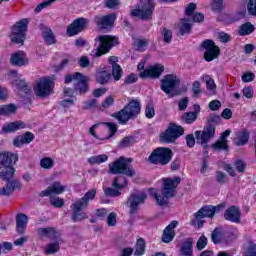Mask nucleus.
<instances>
[{
  "label": "nucleus",
  "instance_id": "obj_53",
  "mask_svg": "<svg viewBox=\"0 0 256 256\" xmlns=\"http://www.w3.org/2000/svg\"><path fill=\"white\" fill-rule=\"evenodd\" d=\"M105 125H106V127H108L110 134L104 139H111V137H113V135H115V133H117V124H115L113 122H106Z\"/></svg>",
  "mask_w": 256,
  "mask_h": 256
},
{
  "label": "nucleus",
  "instance_id": "obj_29",
  "mask_svg": "<svg viewBox=\"0 0 256 256\" xmlns=\"http://www.w3.org/2000/svg\"><path fill=\"white\" fill-rule=\"evenodd\" d=\"M10 63L15 67H23V65H27L29 61L27 60L25 52L18 51L11 55Z\"/></svg>",
  "mask_w": 256,
  "mask_h": 256
},
{
  "label": "nucleus",
  "instance_id": "obj_33",
  "mask_svg": "<svg viewBox=\"0 0 256 256\" xmlns=\"http://www.w3.org/2000/svg\"><path fill=\"white\" fill-rule=\"evenodd\" d=\"M247 143H249V132L247 129H243L238 132L235 139V145L241 147L242 145H247Z\"/></svg>",
  "mask_w": 256,
  "mask_h": 256
},
{
  "label": "nucleus",
  "instance_id": "obj_58",
  "mask_svg": "<svg viewBox=\"0 0 256 256\" xmlns=\"http://www.w3.org/2000/svg\"><path fill=\"white\" fill-rule=\"evenodd\" d=\"M104 195L106 197H119L121 195V192L115 188H106L104 190Z\"/></svg>",
  "mask_w": 256,
  "mask_h": 256
},
{
  "label": "nucleus",
  "instance_id": "obj_47",
  "mask_svg": "<svg viewBox=\"0 0 256 256\" xmlns=\"http://www.w3.org/2000/svg\"><path fill=\"white\" fill-rule=\"evenodd\" d=\"M112 76L115 81H119L123 77V68H121V65H114L112 67Z\"/></svg>",
  "mask_w": 256,
  "mask_h": 256
},
{
  "label": "nucleus",
  "instance_id": "obj_10",
  "mask_svg": "<svg viewBox=\"0 0 256 256\" xmlns=\"http://www.w3.org/2000/svg\"><path fill=\"white\" fill-rule=\"evenodd\" d=\"M109 173L112 175H126V177H135V169L133 165L127 164L125 157L117 158L113 163L108 166Z\"/></svg>",
  "mask_w": 256,
  "mask_h": 256
},
{
  "label": "nucleus",
  "instance_id": "obj_46",
  "mask_svg": "<svg viewBox=\"0 0 256 256\" xmlns=\"http://www.w3.org/2000/svg\"><path fill=\"white\" fill-rule=\"evenodd\" d=\"M202 81L206 83V87L207 89H209V91H215V89H217V85L215 84V81L213 80V78H211V76L204 74L202 76Z\"/></svg>",
  "mask_w": 256,
  "mask_h": 256
},
{
  "label": "nucleus",
  "instance_id": "obj_2",
  "mask_svg": "<svg viewBox=\"0 0 256 256\" xmlns=\"http://www.w3.org/2000/svg\"><path fill=\"white\" fill-rule=\"evenodd\" d=\"M179 183H181V177L179 176H174L173 178H163L161 194H158L154 188H150L149 195L155 199L159 207H167V205H169V199L175 197V189H177Z\"/></svg>",
  "mask_w": 256,
  "mask_h": 256
},
{
  "label": "nucleus",
  "instance_id": "obj_13",
  "mask_svg": "<svg viewBox=\"0 0 256 256\" xmlns=\"http://www.w3.org/2000/svg\"><path fill=\"white\" fill-rule=\"evenodd\" d=\"M29 25V19L24 18L16 22L12 27L11 41L16 45L23 46L25 44V33H27V27Z\"/></svg>",
  "mask_w": 256,
  "mask_h": 256
},
{
  "label": "nucleus",
  "instance_id": "obj_60",
  "mask_svg": "<svg viewBox=\"0 0 256 256\" xmlns=\"http://www.w3.org/2000/svg\"><path fill=\"white\" fill-rule=\"evenodd\" d=\"M145 116L147 119H153L155 117V107H153V104H147L145 109Z\"/></svg>",
  "mask_w": 256,
  "mask_h": 256
},
{
  "label": "nucleus",
  "instance_id": "obj_17",
  "mask_svg": "<svg viewBox=\"0 0 256 256\" xmlns=\"http://www.w3.org/2000/svg\"><path fill=\"white\" fill-rule=\"evenodd\" d=\"M117 20V14L111 13L107 15H97L93 19V23L99 27V29H113L115 21Z\"/></svg>",
  "mask_w": 256,
  "mask_h": 256
},
{
  "label": "nucleus",
  "instance_id": "obj_54",
  "mask_svg": "<svg viewBox=\"0 0 256 256\" xmlns=\"http://www.w3.org/2000/svg\"><path fill=\"white\" fill-rule=\"evenodd\" d=\"M53 3L52 0H45L44 2L40 3L35 9L34 13H41L43 9H47V7H51V4Z\"/></svg>",
  "mask_w": 256,
  "mask_h": 256
},
{
  "label": "nucleus",
  "instance_id": "obj_12",
  "mask_svg": "<svg viewBox=\"0 0 256 256\" xmlns=\"http://www.w3.org/2000/svg\"><path fill=\"white\" fill-rule=\"evenodd\" d=\"M173 159V151L169 148H156L148 157L149 163L152 165H167Z\"/></svg>",
  "mask_w": 256,
  "mask_h": 256
},
{
  "label": "nucleus",
  "instance_id": "obj_36",
  "mask_svg": "<svg viewBox=\"0 0 256 256\" xmlns=\"http://www.w3.org/2000/svg\"><path fill=\"white\" fill-rule=\"evenodd\" d=\"M111 80V73L107 71H101L98 72L96 75V81L99 83V85H107L109 81Z\"/></svg>",
  "mask_w": 256,
  "mask_h": 256
},
{
  "label": "nucleus",
  "instance_id": "obj_35",
  "mask_svg": "<svg viewBox=\"0 0 256 256\" xmlns=\"http://www.w3.org/2000/svg\"><path fill=\"white\" fill-rule=\"evenodd\" d=\"M147 248V243L145 242V239L139 238L136 241V244L134 246V256H143L145 255V249Z\"/></svg>",
  "mask_w": 256,
  "mask_h": 256
},
{
  "label": "nucleus",
  "instance_id": "obj_16",
  "mask_svg": "<svg viewBox=\"0 0 256 256\" xmlns=\"http://www.w3.org/2000/svg\"><path fill=\"white\" fill-rule=\"evenodd\" d=\"M201 48L205 49L204 59L208 63H211V61H214V59L219 58V55H221L219 46L215 45V42L211 39L204 40L201 44Z\"/></svg>",
  "mask_w": 256,
  "mask_h": 256
},
{
  "label": "nucleus",
  "instance_id": "obj_62",
  "mask_svg": "<svg viewBox=\"0 0 256 256\" xmlns=\"http://www.w3.org/2000/svg\"><path fill=\"white\" fill-rule=\"evenodd\" d=\"M197 9V4L191 2L189 3L186 8H185V14L187 15V17H191V15H193V13H195V10Z\"/></svg>",
  "mask_w": 256,
  "mask_h": 256
},
{
  "label": "nucleus",
  "instance_id": "obj_1",
  "mask_svg": "<svg viewBox=\"0 0 256 256\" xmlns=\"http://www.w3.org/2000/svg\"><path fill=\"white\" fill-rule=\"evenodd\" d=\"M19 161V156L13 152H0V179L6 181V187L0 189V195L9 197L15 189H21V182L15 177V163Z\"/></svg>",
  "mask_w": 256,
  "mask_h": 256
},
{
  "label": "nucleus",
  "instance_id": "obj_51",
  "mask_svg": "<svg viewBox=\"0 0 256 256\" xmlns=\"http://www.w3.org/2000/svg\"><path fill=\"white\" fill-rule=\"evenodd\" d=\"M215 179L219 185H225V183H227V174L223 171H216Z\"/></svg>",
  "mask_w": 256,
  "mask_h": 256
},
{
  "label": "nucleus",
  "instance_id": "obj_63",
  "mask_svg": "<svg viewBox=\"0 0 256 256\" xmlns=\"http://www.w3.org/2000/svg\"><path fill=\"white\" fill-rule=\"evenodd\" d=\"M209 110L210 111H219L221 109V101L219 100H212L208 104Z\"/></svg>",
  "mask_w": 256,
  "mask_h": 256
},
{
  "label": "nucleus",
  "instance_id": "obj_3",
  "mask_svg": "<svg viewBox=\"0 0 256 256\" xmlns=\"http://www.w3.org/2000/svg\"><path fill=\"white\" fill-rule=\"evenodd\" d=\"M221 123V116L212 113L210 116L207 118L206 125L204 126L203 131L197 130L194 135L196 137V143L198 145H201L204 147V149H207L209 145V141L211 139H215V131L217 129V125Z\"/></svg>",
  "mask_w": 256,
  "mask_h": 256
},
{
  "label": "nucleus",
  "instance_id": "obj_55",
  "mask_svg": "<svg viewBox=\"0 0 256 256\" xmlns=\"http://www.w3.org/2000/svg\"><path fill=\"white\" fill-rule=\"evenodd\" d=\"M234 166L238 173H245V169L247 168V164L243 160H236Z\"/></svg>",
  "mask_w": 256,
  "mask_h": 256
},
{
  "label": "nucleus",
  "instance_id": "obj_48",
  "mask_svg": "<svg viewBox=\"0 0 256 256\" xmlns=\"http://www.w3.org/2000/svg\"><path fill=\"white\" fill-rule=\"evenodd\" d=\"M149 45V39H137L135 41V47L137 51H145V47Z\"/></svg>",
  "mask_w": 256,
  "mask_h": 256
},
{
  "label": "nucleus",
  "instance_id": "obj_64",
  "mask_svg": "<svg viewBox=\"0 0 256 256\" xmlns=\"http://www.w3.org/2000/svg\"><path fill=\"white\" fill-rule=\"evenodd\" d=\"M249 15H256V0H249L247 5Z\"/></svg>",
  "mask_w": 256,
  "mask_h": 256
},
{
  "label": "nucleus",
  "instance_id": "obj_45",
  "mask_svg": "<svg viewBox=\"0 0 256 256\" xmlns=\"http://www.w3.org/2000/svg\"><path fill=\"white\" fill-rule=\"evenodd\" d=\"M55 165V161H53V158L51 157H44L40 160V167L42 169H53Z\"/></svg>",
  "mask_w": 256,
  "mask_h": 256
},
{
  "label": "nucleus",
  "instance_id": "obj_26",
  "mask_svg": "<svg viewBox=\"0 0 256 256\" xmlns=\"http://www.w3.org/2000/svg\"><path fill=\"white\" fill-rule=\"evenodd\" d=\"M87 81H89V78L81 74V77H79L74 84L75 93H78V95H85V93L89 91V84H87Z\"/></svg>",
  "mask_w": 256,
  "mask_h": 256
},
{
  "label": "nucleus",
  "instance_id": "obj_4",
  "mask_svg": "<svg viewBox=\"0 0 256 256\" xmlns=\"http://www.w3.org/2000/svg\"><path fill=\"white\" fill-rule=\"evenodd\" d=\"M181 85V79L175 74H167L160 81V89L165 94H167L169 99L174 97H181L187 93V85H182L180 88H177Z\"/></svg>",
  "mask_w": 256,
  "mask_h": 256
},
{
  "label": "nucleus",
  "instance_id": "obj_28",
  "mask_svg": "<svg viewBox=\"0 0 256 256\" xmlns=\"http://www.w3.org/2000/svg\"><path fill=\"white\" fill-rule=\"evenodd\" d=\"M231 135V130H226L222 133L219 140L212 144V149H217V151H229V145H227V139Z\"/></svg>",
  "mask_w": 256,
  "mask_h": 256
},
{
  "label": "nucleus",
  "instance_id": "obj_20",
  "mask_svg": "<svg viewBox=\"0 0 256 256\" xmlns=\"http://www.w3.org/2000/svg\"><path fill=\"white\" fill-rule=\"evenodd\" d=\"M36 233L39 239H45V237H47L48 239H51V241H61L60 234L55 228H38Z\"/></svg>",
  "mask_w": 256,
  "mask_h": 256
},
{
  "label": "nucleus",
  "instance_id": "obj_42",
  "mask_svg": "<svg viewBox=\"0 0 256 256\" xmlns=\"http://www.w3.org/2000/svg\"><path fill=\"white\" fill-rule=\"evenodd\" d=\"M112 186L115 189H123V187H127V178H125V176H117L114 178Z\"/></svg>",
  "mask_w": 256,
  "mask_h": 256
},
{
  "label": "nucleus",
  "instance_id": "obj_52",
  "mask_svg": "<svg viewBox=\"0 0 256 256\" xmlns=\"http://www.w3.org/2000/svg\"><path fill=\"white\" fill-rule=\"evenodd\" d=\"M211 7L215 13H221L223 11V0H212Z\"/></svg>",
  "mask_w": 256,
  "mask_h": 256
},
{
  "label": "nucleus",
  "instance_id": "obj_5",
  "mask_svg": "<svg viewBox=\"0 0 256 256\" xmlns=\"http://www.w3.org/2000/svg\"><path fill=\"white\" fill-rule=\"evenodd\" d=\"M95 195H97V190L91 189L86 192L82 198L76 200V203L71 205V220L73 223H79L81 221H85V219H89V215L82 212V209H87L89 207V201H93L95 199Z\"/></svg>",
  "mask_w": 256,
  "mask_h": 256
},
{
  "label": "nucleus",
  "instance_id": "obj_15",
  "mask_svg": "<svg viewBox=\"0 0 256 256\" xmlns=\"http://www.w3.org/2000/svg\"><path fill=\"white\" fill-rule=\"evenodd\" d=\"M183 133H185V130L181 126L170 123L166 131L160 136V141L163 143H175Z\"/></svg>",
  "mask_w": 256,
  "mask_h": 256
},
{
  "label": "nucleus",
  "instance_id": "obj_27",
  "mask_svg": "<svg viewBox=\"0 0 256 256\" xmlns=\"http://www.w3.org/2000/svg\"><path fill=\"white\" fill-rule=\"evenodd\" d=\"M35 139V135L31 132H25L22 135L17 136L13 140L14 147H23V145H29Z\"/></svg>",
  "mask_w": 256,
  "mask_h": 256
},
{
  "label": "nucleus",
  "instance_id": "obj_50",
  "mask_svg": "<svg viewBox=\"0 0 256 256\" xmlns=\"http://www.w3.org/2000/svg\"><path fill=\"white\" fill-rule=\"evenodd\" d=\"M161 35L163 36L164 43H171V40L173 39V32L171 30L163 28Z\"/></svg>",
  "mask_w": 256,
  "mask_h": 256
},
{
  "label": "nucleus",
  "instance_id": "obj_59",
  "mask_svg": "<svg viewBox=\"0 0 256 256\" xmlns=\"http://www.w3.org/2000/svg\"><path fill=\"white\" fill-rule=\"evenodd\" d=\"M104 5L107 9H115L121 5L120 0H104Z\"/></svg>",
  "mask_w": 256,
  "mask_h": 256
},
{
  "label": "nucleus",
  "instance_id": "obj_14",
  "mask_svg": "<svg viewBox=\"0 0 256 256\" xmlns=\"http://www.w3.org/2000/svg\"><path fill=\"white\" fill-rule=\"evenodd\" d=\"M221 209H225V203L219 204L217 206H203L198 212L194 214L196 221H198V227H203L204 222L201 221V219H205V217L213 219V217H215V213H219Z\"/></svg>",
  "mask_w": 256,
  "mask_h": 256
},
{
  "label": "nucleus",
  "instance_id": "obj_7",
  "mask_svg": "<svg viewBox=\"0 0 256 256\" xmlns=\"http://www.w3.org/2000/svg\"><path fill=\"white\" fill-rule=\"evenodd\" d=\"M146 199L147 194L145 192H132L128 197L126 207L129 209V225L135 223V216L139 213V206L143 205Z\"/></svg>",
  "mask_w": 256,
  "mask_h": 256
},
{
  "label": "nucleus",
  "instance_id": "obj_34",
  "mask_svg": "<svg viewBox=\"0 0 256 256\" xmlns=\"http://www.w3.org/2000/svg\"><path fill=\"white\" fill-rule=\"evenodd\" d=\"M211 241L214 245H219L220 243H225L223 239V228L216 227L211 233Z\"/></svg>",
  "mask_w": 256,
  "mask_h": 256
},
{
  "label": "nucleus",
  "instance_id": "obj_39",
  "mask_svg": "<svg viewBox=\"0 0 256 256\" xmlns=\"http://www.w3.org/2000/svg\"><path fill=\"white\" fill-rule=\"evenodd\" d=\"M253 31H255V26L250 22H247L240 27L239 35L241 36L251 35Z\"/></svg>",
  "mask_w": 256,
  "mask_h": 256
},
{
  "label": "nucleus",
  "instance_id": "obj_19",
  "mask_svg": "<svg viewBox=\"0 0 256 256\" xmlns=\"http://www.w3.org/2000/svg\"><path fill=\"white\" fill-rule=\"evenodd\" d=\"M164 71L165 66L162 64H155L145 70H142L139 73V77L140 79H159V77L163 75Z\"/></svg>",
  "mask_w": 256,
  "mask_h": 256
},
{
  "label": "nucleus",
  "instance_id": "obj_23",
  "mask_svg": "<svg viewBox=\"0 0 256 256\" xmlns=\"http://www.w3.org/2000/svg\"><path fill=\"white\" fill-rule=\"evenodd\" d=\"M39 29L42 33V37L46 43V45H55L57 43V39L55 38V33L53 30L45 24H39Z\"/></svg>",
  "mask_w": 256,
  "mask_h": 256
},
{
  "label": "nucleus",
  "instance_id": "obj_24",
  "mask_svg": "<svg viewBox=\"0 0 256 256\" xmlns=\"http://www.w3.org/2000/svg\"><path fill=\"white\" fill-rule=\"evenodd\" d=\"M65 192V186L61 185V182L56 181L50 185L46 190L40 192V197H49V195H61Z\"/></svg>",
  "mask_w": 256,
  "mask_h": 256
},
{
  "label": "nucleus",
  "instance_id": "obj_37",
  "mask_svg": "<svg viewBox=\"0 0 256 256\" xmlns=\"http://www.w3.org/2000/svg\"><path fill=\"white\" fill-rule=\"evenodd\" d=\"M14 85L17 87V89L22 91L24 95H29V93H31V87L25 83V80L15 79Z\"/></svg>",
  "mask_w": 256,
  "mask_h": 256
},
{
  "label": "nucleus",
  "instance_id": "obj_11",
  "mask_svg": "<svg viewBox=\"0 0 256 256\" xmlns=\"http://www.w3.org/2000/svg\"><path fill=\"white\" fill-rule=\"evenodd\" d=\"M54 87L55 77H42L36 81L33 89L36 97H41V99H45V97H49V95H52Z\"/></svg>",
  "mask_w": 256,
  "mask_h": 256
},
{
  "label": "nucleus",
  "instance_id": "obj_9",
  "mask_svg": "<svg viewBox=\"0 0 256 256\" xmlns=\"http://www.w3.org/2000/svg\"><path fill=\"white\" fill-rule=\"evenodd\" d=\"M98 45L95 44L96 49L92 51L93 57H101L102 55H107L115 47L119 45V39L111 35H101L97 38Z\"/></svg>",
  "mask_w": 256,
  "mask_h": 256
},
{
  "label": "nucleus",
  "instance_id": "obj_38",
  "mask_svg": "<svg viewBox=\"0 0 256 256\" xmlns=\"http://www.w3.org/2000/svg\"><path fill=\"white\" fill-rule=\"evenodd\" d=\"M132 145H135V137L126 136L119 142L118 148L125 149L127 147H132Z\"/></svg>",
  "mask_w": 256,
  "mask_h": 256
},
{
  "label": "nucleus",
  "instance_id": "obj_49",
  "mask_svg": "<svg viewBox=\"0 0 256 256\" xmlns=\"http://www.w3.org/2000/svg\"><path fill=\"white\" fill-rule=\"evenodd\" d=\"M50 203L53 207L56 208H61L63 205H65V201L63 198L55 197V196H50Z\"/></svg>",
  "mask_w": 256,
  "mask_h": 256
},
{
  "label": "nucleus",
  "instance_id": "obj_18",
  "mask_svg": "<svg viewBox=\"0 0 256 256\" xmlns=\"http://www.w3.org/2000/svg\"><path fill=\"white\" fill-rule=\"evenodd\" d=\"M88 25L89 20L86 18H77L67 27L66 33L68 37H75V35L83 33V31L87 29Z\"/></svg>",
  "mask_w": 256,
  "mask_h": 256
},
{
  "label": "nucleus",
  "instance_id": "obj_43",
  "mask_svg": "<svg viewBox=\"0 0 256 256\" xmlns=\"http://www.w3.org/2000/svg\"><path fill=\"white\" fill-rule=\"evenodd\" d=\"M54 243H49L46 246L45 253L46 255H55L60 249L59 247V240H54Z\"/></svg>",
  "mask_w": 256,
  "mask_h": 256
},
{
  "label": "nucleus",
  "instance_id": "obj_22",
  "mask_svg": "<svg viewBox=\"0 0 256 256\" xmlns=\"http://www.w3.org/2000/svg\"><path fill=\"white\" fill-rule=\"evenodd\" d=\"M27 127V124L23 121H14L10 123H6L2 130L0 131L1 135H7L9 133H15L17 131H21V129H25Z\"/></svg>",
  "mask_w": 256,
  "mask_h": 256
},
{
  "label": "nucleus",
  "instance_id": "obj_41",
  "mask_svg": "<svg viewBox=\"0 0 256 256\" xmlns=\"http://www.w3.org/2000/svg\"><path fill=\"white\" fill-rule=\"evenodd\" d=\"M107 159H109V156H107V154H101V155L92 156L88 158V163H90L91 165H95V164L99 165L101 163H105Z\"/></svg>",
  "mask_w": 256,
  "mask_h": 256
},
{
  "label": "nucleus",
  "instance_id": "obj_21",
  "mask_svg": "<svg viewBox=\"0 0 256 256\" xmlns=\"http://www.w3.org/2000/svg\"><path fill=\"white\" fill-rule=\"evenodd\" d=\"M224 219L231 223H241V210L237 206H230L224 213Z\"/></svg>",
  "mask_w": 256,
  "mask_h": 256
},
{
  "label": "nucleus",
  "instance_id": "obj_6",
  "mask_svg": "<svg viewBox=\"0 0 256 256\" xmlns=\"http://www.w3.org/2000/svg\"><path fill=\"white\" fill-rule=\"evenodd\" d=\"M141 113V101L132 99L123 109L111 114L120 125H127L131 119H137Z\"/></svg>",
  "mask_w": 256,
  "mask_h": 256
},
{
  "label": "nucleus",
  "instance_id": "obj_61",
  "mask_svg": "<svg viewBox=\"0 0 256 256\" xmlns=\"http://www.w3.org/2000/svg\"><path fill=\"white\" fill-rule=\"evenodd\" d=\"M79 77H81L80 72H76L74 74H68V75L65 76L64 83L66 85H68V83H71V81H77L79 79Z\"/></svg>",
  "mask_w": 256,
  "mask_h": 256
},
{
  "label": "nucleus",
  "instance_id": "obj_30",
  "mask_svg": "<svg viewBox=\"0 0 256 256\" xmlns=\"http://www.w3.org/2000/svg\"><path fill=\"white\" fill-rule=\"evenodd\" d=\"M28 221L29 217L26 214L19 213L16 215V230L19 235H23L25 233Z\"/></svg>",
  "mask_w": 256,
  "mask_h": 256
},
{
  "label": "nucleus",
  "instance_id": "obj_25",
  "mask_svg": "<svg viewBox=\"0 0 256 256\" xmlns=\"http://www.w3.org/2000/svg\"><path fill=\"white\" fill-rule=\"evenodd\" d=\"M179 225L177 220L172 221L163 231L161 241L163 243H171L175 239V227Z\"/></svg>",
  "mask_w": 256,
  "mask_h": 256
},
{
  "label": "nucleus",
  "instance_id": "obj_56",
  "mask_svg": "<svg viewBox=\"0 0 256 256\" xmlns=\"http://www.w3.org/2000/svg\"><path fill=\"white\" fill-rule=\"evenodd\" d=\"M205 247H207V237H205V235H202L196 243V248L198 249V251H203Z\"/></svg>",
  "mask_w": 256,
  "mask_h": 256
},
{
  "label": "nucleus",
  "instance_id": "obj_31",
  "mask_svg": "<svg viewBox=\"0 0 256 256\" xmlns=\"http://www.w3.org/2000/svg\"><path fill=\"white\" fill-rule=\"evenodd\" d=\"M179 256H193V238H186L180 245Z\"/></svg>",
  "mask_w": 256,
  "mask_h": 256
},
{
  "label": "nucleus",
  "instance_id": "obj_8",
  "mask_svg": "<svg viewBox=\"0 0 256 256\" xmlns=\"http://www.w3.org/2000/svg\"><path fill=\"white\" fill-rule=\"evenodd\" d=\"M153 11H155V1L140 0L136 4V8L130 13L132 17H138L142 21H151L153 19Z\"/></svg>",
  "mask_w": 256,
  "mask_h": 256
},
{
  "label": "nucleus",
  "instance_id": "obj_44",
  "mask_svg": "<svg viewBox=\"0 0 256 256\" xmlns=\"http://www.w3.org/2000/svg\"><path fill=\"white\" fill-rule=\"evenodd\" d=\"M182 121H184V123H186L187 125H191V123H194V121H197V113L185 112L182 115Z\"/></svg>",
  "mask_w": 256,
  "mask_h": 256
},
{
  "label": "nucleus",
  "instance_id": "obj_57",
  "mask_svg": "<svg viewBox=\"0 0 256 256\" xmlns=\"http://www.w3.org/2000/svg\"><path fill=\"white\" fill-rule=\"evenodd\" d=\"M107 225L108 227H115L117 225V214L115 212H111L107 217Z\"/></svg>",
  "mask_w": 256,
  "mask_h": 256
},
{
  "label": "nucleus",
  "instance_id": "obj_32",
  "mask_svg": "<svg viewBox=\"0 0 256 256\" xmlns=\"http://www.w3.org/2000/svg\"><path fill=\"white\" fill-rule=\"evenodd\" d=\"M179 27V35H189L191 33V29H193V25L191 24V20L189 18L180 19Z\"/></svg>",
  "mask_w": 256,
  "mask_h": 256
},
{
  "label": "nucleus",
  "instance_id": "obj_40",
  "mask_svg": "<svg viewBox=\"0 0 256 256\" xmlns=\"http://www.w3.org/2000/svg\"><path fill=\"white\" fill-rule=\"evenodd\" d=\"M17 111L15 104L0 106V115H13Z\"/></svg>",
  "mask_w": 256,
  "mask_h": 256
}]
</instances>
